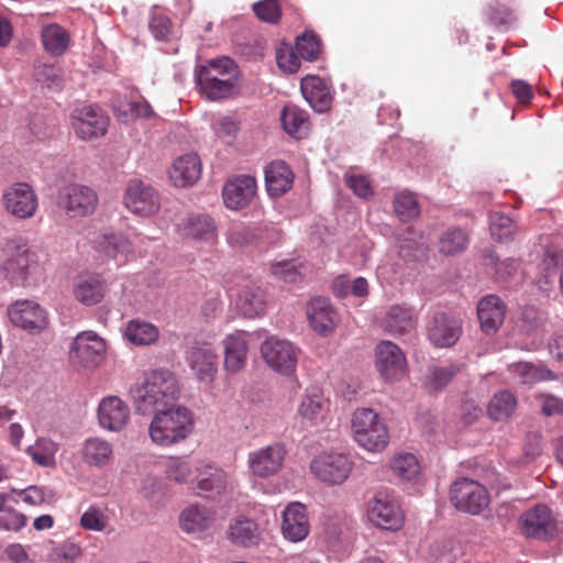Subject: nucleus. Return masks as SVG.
<instances>
[{
  "label": "nucleus",
  "mask_w": 563,
  "mask_h": 563,
  "mask_svg": "<svg viewBox=\"0 0 563 563\" xmlns=\"http://www.w3.org/2000/svg\"><path fill=\"white\" fill-rule=\"evenodd\" d=\"M18 494L24 503L31 506H38L45 500L44 490L37 486H29L27 488L20 490Z\"/></svg>",
  "instance_id": "obj_64"
},
{
  "label": "nucleus",
  "mask_w": 563,
  "mask_h": 563,
  "mask_svg": "<svg viewBox=\"0 0 563 563\" xmlns=\"http://www.w3.org/2000/svg\"><path fill=\"white\" fill-rule=\"evenodd\" d=\"M286 456L287 450L283 443H272L249 453V470L260 478L274 476L282 470Z\"/></svg>",
  "instance_id": "obj_13"
},
{
  "label": "nucleus",
  "mask_w": 563,
  "mask_h": 563,
  "mask_svg": "<svg viewBox=\"0 0 563 563\" xmlns=\"http://www.w3.org/2000/svg\"><path fill=\"white\" fill-rule=\"evenodd\" d=\"M201 176V162L197 154H186L173 163L169 178L176 187L194 185Z\"/></svg>",
  "instance_id": "obj_28"
},
{
  "label": "nucleus",
  "mask_w": 563,
  "mask_h": 563,
  "mask_svg": "<svg viewBox=\"0 0 563 563\" xmlns=\"http://www.w3.org/2000/svg\"><path fill=\"white\" fill-rule=\"evenodd\" d=\"M123 200L131 212L141 217H150L159 209V197L156 190L137 179L129 183Z\"/></svg>",
  "instance_id": "obj_17"
},
{
  "label": "nucleus",
  "mask_w": 563,
  "mask_h": 563,
  "mask_svg": "<svg viewBox=\"0 0 563 563\" xmlns=\"http://www.w3.org/2000/svg\"><path fill=\"white\" fill-rule=\"evenodd\" d=\"M347 187L360 198L368 199L373 197L374 190L371 181L363 175H349L345 178Z\"/></svg>",
  "instance_id": "obj_60"
},
{
  "label": "nucleus",
  "mask_w": 563,
  "mask_h": 563,
  "mask_svg": "<svg viewBox=\"0 0 563 563\" xmlns=\"http://www.w3.org/2000/svg\"><path fill=\"white\" fill-rule=\"evenodd\" d=\"M213 522L212 512L199 505L185 508L179 516L180 528L191 534H200L208 530Z\"/></svg>",
  "instance_id": "obj_33"
},
{
  "label": "nucleus",
  "mask_w": 563,
  "mask_h": 563,
  "mask_svg": "<svg viewBox=\"0 0 563 563\" xmlns=\"http://www.w3.org/2000/svg\"><path fill=\"white\" fill-rule=\"evenodd\" d=\"M154 413L148 433L151 440L157 445L169 446L178 443L192 431V415L183 406L173 405Z\"/></svg>",
  "instance_id": "obj_3"
},
{
  "label": "nucleus",
  "mask_w": 563,
  "mask_h": 563,
  "mask_svg": "<svg viewBox=\"0 0 563 563\" xmlns=\"http://www.w3.org/2000/svg\"><path fill=\"white\" fill-rule=\"evenodd\" d=\"M82 461L96 467H103L113 460V446L101 438H89L81 450Z\"/></svg>",
  "instance_id": "obj_36"
},
{
  "label": "nucleus",
  "mask_w": 563,
  "mask_h": 563,
  "mask_svg": "<svg viewBox=\"0 0 563 563\" xmlns=\"http://www.w3.org/2000/svg\"><path fill=\"white\" fill-rule=\"evenodd\" d=\"M166 477L176 483H186L192 475V466L184 457L170 456L165 462Z\"/></svg>",
  "instance_id": "obj_47"
},
{
  "label": "nucleus",
  "mask_w": 563,
  "mask_h": 563,
  "mask_svg": "<svg viewBox=\"0 0 563 563\" xmlns=\"http://www.w3.org/2000/svg\"><path fill=\"white\" fill-rule=\"evenodd\" d=\"M261 354L269 368L289 376L296 372L300 350L286 339L269 336L261 344Z\"/></svg>",
  "instance_id": "obj_7"
},
{
  "label": "nucleus",
  "mask_w": 563,
  "mask_h": 563,
  "mask_svg": "<svg viewBox=\"0 0 563 563\" xmlns=\"http://www.w3.org/2000/svg\"><path fill=\"white\" fill-rule=\"evenodd\" d=\"M130 394L139 413L151 415L174 405L179 388L176 377L169 371H153L140 383L134 384Z\"/></svg>",
  "instance_id": "obj_1"
},
{
  "label": "nucleus",
  "mask_w": 563,
  "mask_h": 563,
  "mask_svg": "<svg viewBox=\"0 0 563 563\" xmlns=\"http://www.w3.org/2000/svg\"><path fill=\"white\" fill-rule=\"evenodd\" d=\"M508 372L514 379L523 385H534L556 378V375L545 365L530 362L511 363L508 365Z\"/></svg>",
  "instance_id": "obj_32"
},
{
  "label": "nucleus",
  "mask_w": 563,
  "mask_h": 563,
  "mask_svg": "<svg viewBox=\"0 0 563 563\" xmlns=\"http://www.w3.org/2000/svg\"><path fill=\"white\" fill-rule=\"evenodd\" d=\"M238 307L246 318L262 316L266 310L264 290L254 286L244 288L239 295Z\"/></svg>",
  "instance_id": "obj_41"
},
{
  "label": "nucleus",
  "mask_w": 563,
  "mask_h": 563,
  "mask_svg": "<svg viewBox=\"0 0 563 563\" xmlns=\"http://www.w3.org/2000/svg\"><path fill=\"white\" fill-rule=\"evenodd\" d=\"M256 179L249 175H240L228 180L222 190L227 208L241 210L247 207L256 196Z\"/></svg>",
  "instance_id": "obj_20"
},
{
  "label": "nucleus",
  "mask_w": 563,
  "mask_h": 563,
  "mask_svg": "<svg viewBox=\"0 0 563 563\" xmlns=\"http://www.w3.org/2000/svg\"><path fill=\"white\" fill-rule=\"evenodd\" d=\"M506 314V306L504 301L495 296L488 295L484 297L477 306V317L481 329L486 334H494L504 323Z\"/></svg>",
  "instance_id": "obj_26"
},
{
  "label": "nucleus",
  "mask_w": 563,
  "mask_h": 563,
  "mask_svg": "<svg viewBox=\"0 0 563 563\" xmlns=\"http://www.w3.org/2000/svg\"><path fill=\"white\" fill-rule=\"evenodd\" d=\"M462 365L456 364L431 367L428 374L430 386L435 390L444 388L462 371Z\"/></svg>",
  "instance_id": "obj_48"
},
{
  "label": "nucleus",
  "mask_w": 563,
  "mask_h": 563,
  "mask_svg": "<svg viewBox=\"0 0 563 563\" xmlns=\"http://www.w3.org/2000/svg\"><path fill=\"white\" fill-rule=\"evenodd\" d=\"M296 51L299 56L306 60H316L321 52V43L318 36L311 32H306L297 38Z\"/></svg>",
  "instance_id": "obj_50"
},
{
  "label": "nucleus",
  "mask_w": 563,
  "mask_h": 563,
  "mask_svg": "<svg viewBox=\"0 0 563 563\" xmlns=\"http://www.w3.org/2000/svg\"><path fill=\"white\" fill-rule=\"evenodd\" d=\"M375 367L385 382H397L406 376L407 360L402 350L391 341L383 340L374 351Z\"/></svg>",
  "instance_id": "obj_10"
},
{
  "label": "nucleus",
  "mask_w": 563,
  "mask_h": 563,
  "mask_svg": "<svg viewBox=\"0 0 563 563\" xmlns=\"http://www.w3.org/2000/svg\"><path fill=\"white\" fill-rule=\"evenodd\" d=\"M130 408L117 396L103 398L98 408V420L103 429L120 431L129 422Z\"/></svg>",
  "instance_id": "obj_25"
},
{
  "label": "nucleus",
  "mask_w": 563,
  "mask_h": 563,
  "mask_svg": "<svg viewBox=\"0 0 563 563\" xmlns=\"http://www.w3.org/2000/svg\"><path fill=\"white\" fill-rule=\"evenodd\" d=\"M298 52L289 45L280 46L276 52V62L280 69L287 73H296L300 67Z\"/></svg>",
  "instance_id": "obj_59"
},
{
  "label": "nucleus",
  "mask_w": 563,
  "mask_h": 563,
  "mask_svg": "<svg viewBox=\"0 0 563 563\" xmlns=\"http://www.w3.org/2000/svg\"><path fill=\"white\" fill-rule=\"evenodd\" d=\"M294 173L284 161H274L265 169L267 192L272 197L286 194L294 184Z\"/></svg>",
  "instance_id": "obj_30"
},
{
  "label": "nucleus",
  "mask_w": 563,
  "mask_h": 563,
  "mask_svg": "<svg viewBox=\"0 0 563 563\" xmlns=\"http://www.w3.org/2000/svg\"><path fill=\"white\" fill-rule=\"evenodd\" d=\"M108 525V517L97 507H89L80 518V526L85 530L103 531Z\"/></svg>",
  "instance_id": "obj_57"
},
{
  "label": "nucleus",
  "mask_w": 563,
  "mask_h": 563,
  "mask_svg": "<svg viewBox=\"0 0 563 563\" xmlns=\"http://www.w3.org/2000/svg\"><path fill=\"white\" fill-rule=\"evenodd\" d=\"M396 216L402 222L410 221L420 214V206L412 192L400 191L393 201Z\"/></svg>",
  "instance_id": "obj_46"
},
{
  "label": "nucleus",
  "mask_w": 563,
  "mask_h": 563,
  "mask_svg": "<svg viewBox=\"0 0 563 563\" xmlns=\"http://www.w3.org/2000/svg\"><path fill=\"white\" fill-rule=\"evenodd\" d=\"M467 244V235L460 229L449 230L439 242L441 253L452 255L463 251Z\"/></svg>",
  "instance_id": "obj_49"
},
{
  "label": "nucleus",
  "mask_w": 563,
  "mask_h": 563,
  "mask_svg": "<svg viewBox=\"0 0 563 563\" xmlns=\"http://www.w3.org/2000/svg\"><path fill=\"white\" fill-rule=\"evenodd\" d=\"M518 528L528 539L549 540L556 532V520L548 506L537 505L520 516Z\"/></svg>",
  "instance_id": "obj_11"
},
{
  "label": "nucleus",
  "mask_w": 563,
  "mask_h": 563,
  "mask_svg": "<svg viewBox=\"0 0 563 563\" xmlns=\"http://www.w3.org/2000/svg\"><path fill=\"white\" fill-rule=\"evenodd\" d=\"M92 243L95 250L108 258H118L119 255H125L132 250L131 242L117 233H101L93 239Z\"/></svg>",
  "instance_id": "obj_40"
},
{
  "label": "nucleus",
  "mask_w": 563,
  "mask_h": 563,
  "mask_svg": "<svg viewBox=\"0 0 563 563\" xmlns=\"http://www.w3.org/2000/svg\"><path fill=\"white\" fill-rule=\"evenodd\" d=\"M327 401L318 388L307 389L298 405L297 413L302 423L314 424L323 417Z\"/></svg>",
  "instance_id": "obj_34"
},
{
  "label": "nucleus",
  "mask_w": 563,
  "mask_h": 563,
  "mask_svg": "<svg viewBox=\"0 0 563 563\" xmlns=\"http://www.w3.org/2000/svg\"><path fill=\"white\" fill-rule=\"evenodd\" d=\"M1 201L4 210L19 220L32 218L38 208L37 195L26 183L8 186L2 192Z\"/></svg>",
  "instance_id": "obj_9"
},
{
  "label": "nucleus",
  "mask_w": 563,
  "mask_h": 563,
  "mask_svg": "<svg viewBox=\"0 0 563 563\" xmlns=\"http://www.w3.org/2000/svg\"><path fill=\"white\" fill-rule=\"evenodd\" d=\"M34 78L47 88L59 87L62 82L60 69L55 65L38 64L34 68Z\"/></svg>",
  "instance_id": "obj_56"
},
{
  "label": "nucleus",
  "mask_w": 563,
  "mask_h": 563,
  "mask_svg": "<svg viewBox=\"0 0 563 563\" xmlns=\"http://www.w3.org/2000/svg\"><path fill=\"white\" fill-rule=\"evenodd\" d=\"M99 202L97 191L86 185L70 184L60 195V203L69 218H85L91 216Z\"/></svg>",
  "instance_id": "obj_12"
},
{
  "label": "nucleus",
  "mask_w": 563,
  "mask_h": 563,
  "mask_svg": "<svg viewBox=\"0 0 563 563\" xmlns=\"http://www.w3.org/2000/svg\"><path fill=\"white\" fill-rule=\"evenodd\" d=\"M450 500L459 511L477 516L488 508L490 496L485 486L464 477L452 484Z\"/></svg>",
  "instance_id": "obj_6"
},
{
  "label": "nucleus",
  "mask_w": 563,
  "mask_h": 563,
  "mask_svg": "<svg viewBox=\"0 0 563 563\" xmlns=\"http://www.w3.org/2000/svg\"><path fill=\"white\" fill-rule=\"evenodd\" d=\"M38 269V255L23 236H11L0 242V275L12 286H24Z\"/></svg>",
  "instance_id": "obj_2"
},
{
  "label": "nucleus",
  "mask_w": 563,
  "mask_h": 563,
  "mask_svg": "<svg viewBox=\"0 0 563 563\" xmlns=\"http://www.w3.org/2000/svg\"><path fill=\"white\" fill-rule=\"evenodd\" d=\"M81 555V548L73 542L59 544L48 553L49 563H75Z\"/></svg>",
  "instance_id": "obj_53"
},
{
  "label": "nucleus",
  "mask_w": 563,
  "mask_h": 563,
  "mask_svg": "<svg viewBox=\"0 0 563 563\" xmlns=\"http://www.w3.org/2000/svg\"><path fill=\"white\" fill-rule=\"evenodd\" d=\"M495 265V276L496 280L499 283H507L511 277H514L519 268L518 261L514 258H507L501 262L498 261V258L490 254L486 257V265Z\"/></svg>",
  "instance_id": "obj_55"
},
{
  "label": "nucleus",
  "mask_w": 563,
  "mask_h": 563,
  "mask_svg": "<svg viewBox=\"0 0 563 563\" xmlns=\"http://www.w3.org/2000/svg\"><path fill=\"white\" fill-rule=\"evenodd\" d=\"M190 368L200 382L211 383L218 371V354L210 343H201L190 347L187 353Z\"/></svg>",
  "instance_id": "obj_22"
},
{
  "label": "nucleus",
  "mask_w": 563,
  "mask_h": 563,
  "mask_svg": "<svg viewBox=\"0 0 563 563\" xmlns=\"http://www.w3.org/2000/svg\"><path fill=\"white\" fill-rule=\"evenodd\" d=\"M181 233L197 241L210 242L217 236L213 219L207 214H195L187 218L180 225Z\"/></svg>",
  "instance_id": "obj_35"
},
{
  "label": "nucleus",
  "mask_w": 563,
  "mask_h": 563,
  "mask_svg": "<svg viewBox=\"0 0 563 563\" xmlns=\"http://www.w3.org/2000/svg\"><path fill=\"white\" fill-rule=\"evenodd\" d=\"M282 533L290 542L305 540L310 532V523L306 506L301 503H290L282 512Z\"/></svg>",
  "instance_id": "obj_21"
},
{
  "label": "nucleus",
  "mask_w": 563,
  "mask_h": 563,
  "mask_svg": "<svg viewBox=\"0 0 563 563\" xmlns=\"http://www.w3.org/2000/svg\"><path fill=\"white\" fill-rule=\"evenodd\" d=\"M280 121L285 132L296 139H303L309 133V115L296 106L285 107L280 114Z\"/></svg>",
  "instance_id": "obj_38"
},
{
  "label": "nucleus",
  "mask_w": 563,
  "mask_h": 563,
  "mask_svg": "<svg viewBox=\"0 0 563 563\" xmlns=\"http://www.w3.org/2000/svg\"><path fill=\"white\" fill-rule=\"evenodd\" d=\"M106 342L93 331L77 334L70 349V360L82 367H96L103 358Z\"/></svg>",
  "instance_id": "obj_16"
},
{
  "label": "nucleus",
  "mask_w": 563,
  "mask_h": 563,
  "mask_svg": "<svg viewBox=\"0 0 563 563\" xmlns=\"http://www.w3.org/2000/svg\"><path fill=\"white\" fill-rule=\"evenodd\" d=\"M487 18L494 25H506L516 20V14L510 5L500 1H494L487 8Z\"/></svg>",
  "instance_id": "obj_54"
},
{
  "label": "nucleus",
  "mask_w": 563,
  "mask_h": 563,
  "mask_svg": "<svg viewBox=\"0 0 563 563\" xmlns=\"http://www.w3.org/2000/svg\"><path fill=\"white\" fill-rule=\"evenodd\" d=\"M272 273L287 283H296L299 278L294 263L289 261L273 264Z\"/></svg>",
  "instance_id": "obj_62"
},
{
  "label": "nucleus",
  "mask_w": 563,
  "mask_h": 563,
  "mask_svg": "<svg viewBox=\"0 0 563 563\" xmlns=\"http://www.w3.org/2000/svg\"><path fill=\"white\" fill-rule=\"evenodd\" d=\"M390 470L399 479L410 482L420 474V464L412 453H398L390 460Z\"/></svg>",
  "instance_id": "obj_44"
},
{
  "label": "nucleus",
  "mask_w": 563,
  "mask_h": 563,
  "mask_svg": "<svg viewBox=\"0 0 563 563\" xmlns=\"http://www.w3.org/2000/svg\"><path fill=\"white\" fill-rule=\"evenodd\" d=\"M353 462L343 453H322L310 462L311 473L323 484L341 485L350 476Z\"/></svg>",
  "instance_id": "obj_8"
},
{
  "label": "nucleus",
  "mask_w": 563,
  "mask_h": 563,
  "mask_svg": "<svg viewBox=\"0 0 563 563\" xmlns=\"http://www.w3.org/2000/svg\"><path fill=\"white\" fill-rule=\"evenodd\" d=\"M41 41L45 52L52 56H62L70 44V34L57 23H49L42 27Z\"/></svg>",
  "instance_id": "obj_37"
},
{
  "label": "nucleus",
  "mask_w": 563,
  "mask_h": 563,
  "mask_svg": "<svg viewBox=\"0 0 563 563\" xmlns=\"http://www.w3.org/2000/svg\"><path fill=\"white\" fill-rule=\"evenodd\" d=\"M108 291V285L102 275L86 273L79 275L73 285V295L85 306H95L102 301Z\"/></svg>",
  "instance_id": "obj_23"
},
{
  "label": "nucleus",
  "mask_w": 563,
  "mask_h": 563,
  "mask_svg": "<svg viewBox=\"0 0 563 563\" xmlns=\"http://www.w3.org/2000/svg\"><path fill=\"white\" fill-rule=\"evenodd\" d=\"M462 333V322L445 312H435L428 325V338L437 347L454 345Z\"/></svg>",
  "instance_id": "obj_19"
},
{
  "label": "nucleus",
  "mask_w": 563,
  "mask_h": 563,
  "mask_svg": "<svg viewBox=\"0 0 563 563\" xmlns=\"http://www.w3.org/2000/svg\"><path fill=\"white\" fill-rule=\"evenodd\" d=\"M510 89L516 99L522 104H529L532 100V87L525 80L517 79L510 84Z\"/></svg>",
  "instance_id": "obj_63"
},
{
  "label": "nucleus",
  "mask_w": 563,
  "mask_h": 563,
  "mask_svg": "<svg viewBox=\"0 0 563 563\" xmlns=\"http://www.w3.org/2000/svg\"><path fill=\"white\" fill-rule=\"evenodd\" d=\"M368 518L378 528L385 530H399L405 516L399 505L387 496L377 495L369 504Z\"/></svg>",
  "instance_id": "obj_18"
},
{
  "label": "nucleus",
  "mask_w": 563,
  "mask_h": 563,
  "mask_svg": "<svg viewBox=\"0 0 563 563\" xmlns=\"http://www.w3.org/2000/svg\"><path fill=\"white\" fill-rule=\"evenodd\" d=\"M334 289L340 296H346L349 291L360 298L368 296V283L364 277H356L350 283L347 278L340 276L334 280Z\"/></svg>",
  "instance_id": "obj_51"
},
{
  "label": "nucleus",
  "mask_w": 563,
  "mask_h": 563,
  "mask_svg": "<svg viewBox=\"0 0 563 563\" xmlns=\"http://www.w3.org/2000/svg\"><path fill=\"white\" fill-rule=\"evenodd\" d=\"M256 16L268 23H276L280 19V5L277 0H262L253 5Z\"/></svg>",
  "instance_id": "obj_58"
},
{
  "label": "nucleus",
  "mask_w": 563,
  "mask_h": 563,
  "mask_svg": "<svg viewBox=\"0 0 563 563\" xmlns=\"http://www.w3.org/2000/svg\"><path fill=\"white\" fill-rule=\"evenodd\" d=\"M238 75L235 63L229 57H223L200 66L196 78L201 92L208 99L219 100L235 92Z\"/></svg>",
  "instance_id": "obj_4"
},
{
  "label": "nucleus",
  "mask_w": 563,
  "mask_h": 563,
  "mask_svg": "<svg viewBox=\"0 0 563 563\" xmlns=\"http://www.w3.org/2000/svg\"><path fill=\"white\" fill-rule=\"evenodd\" d=\"M125 339L135 345H150L157 341L159 331L156 325L134 319L128 322L124 329Z\"/></svg>",
  "instance_id": "obj_43"
},
{
  "label": "nucleus",
  "mask_w": 563,
  "mask_h": 563,
  "mask_svg": "<svg viewBox=\"0 0 563 563\" xmlns=\"http://www.w3.org/2000/svg\"><path fill=\"white\" fill-rule=\"evenodd\" d=\"M229 538L232 543L238 545H255L260 541L258 526L252 519L239 518L230 525Z\"/></svg>",
  "instance_id": "obj_42"
},
{
  "label": "nucleus",
  "mask_w": 563,
  "mask_h": 563,
  "mask_svg": "<svg viewBox=\"0 0 563 563\" xmlns=\"http://www.w3.org/2000/svg\"><path fill=\"white\" fill-rule=\"evenodd\" d=\"M197 471V487L202 494L217 493L225 488L227 474L224 471L211 465L201 464L195 467Z\"/></svg>",
  "instance_id": "obj_39"
},
{
  "label": "nucleus",
  "mask_w": 563,
  "mask_h": 563,
  "mask_svg": "<svg viewBox=\"0 0 563 563\" xmlns=\"http://www.w3.org/2000/svg\"><path fill=\"white\" fill-rule=\"evenodd\" d=\"M71 126L78 137L84 141H91L107 133L109 118L101 109L86 106L74 111Z\"/></svg>",
  "instance_id": "obj_15"
},
{
  "label": "nucleus",
  "mask_w": 563,
  "mask_h": 563,
  "mask_svg": "<svg viewBox=\"0 0 563 563\" xmlns=\"http://www.w3.org/2000/svg\"><path fill=\"white\" fill-rule=\"evenodd\" d=\"M310 327L322 336L330 335L336 328L339 317L330 301L322 297L310 300L307 307Z\"/></svg>",
  "instance_id": "obj_24"
},
{
  "label": "nucleus",
  "mask_w": 563,
  "mask_h": 563,
  "mask_svg": "<svg viewBox=\"0 0 563 563\" xmlns=\"http://www.w3.org/2000/svg\"><path fill=\"white\" fill-rule=\"evenodd\" d=\"M489 221L490 233L495 240L506 241L512 236L515 228L508 216L498 212L492 213Z\"/></svg>",
  "instance_id": "obj_52"
},
{
  "label": "nucleus",
  "mask_w": 563,
  "mask_h": 563,
  "mask_svg": "<svg viewBox=\"0 0 563 563\" xmlns=\"http://www.w3.org/2000/svg\"><path fill=\"white\" fill-rule=\"evenodd\" d=\"M26 525V517L16 511H9L0 517V530L19 531Z\"/></svg>",
  "instance_id": "obj_61"
},
{
  "label": "nucleus",
  "mask_w": 563,
  "mask_h": 563,
  "mask_svg": "<svg viewBox=\"0 0 563 563\" xmlns=\"http://www.w3.org/2000/svg\"><path fill=\"white\" fill-rule=\"evenodd\" d=\"M380 324L389 334L401 335L415 329L416 317L410 307L394 305L388 308Z\"/></svg>",
  "instance_id": "obj_31"
},
{
  "label": "nucleus",
  "mask_w": 563,
  "mask_h": 563,
  "mask_svg": "<svg viewBox=\"0 0 563 563\" xmlns=\"http://www.w3.org/2000/svg\"><path fill=\"white\" fill-rule=\"evenodd\" d=\"M224 347V368L227 372L235 374L246 364L247 343L245 333L235 331L228 334L223 340Z\"/></svg>",
  "instance_id": "obj_27"
},
{
  "label": "nucleus",
  "mask_w": 563,
  "mask_h": 563,
  "mask_svg": "<svg viewBox=\"0 0 563 563\" xmlns=\"http://www.w3.org/2000/svg\"><path fill=\"white\" fill-rule=\"evenodd\" d=\"M8 317L13 325L30 333H40L48 324L46 310L29 299L16 300L8 307Z\"/></svg>",
  "instance_id": "obj_14"
},
{
  "label": "nucleus",
  "mask_w": 563,
  "mask_h": 563,
  "mask_svg": "<svg viewBox=\"0 0 563 563\" xmlns=\"http://www.w3.org/2000/svg\"><path fill=\"white\" fill-rule=\"evenodd\" d=\"M517 408V398L509 390H500L494 395L488 405V415L496 421L508 419Z\"/></svg>",
  "instance_id": "obj_45"
},
{
  "label": "nucleus",
  "mask_w": 563,
  "mask_h": 563,
  "mask_svg": "<svg viewBox=\"0 0 563 563\" xmlns=\"http://www.w3.org/2000/svg\"><path fill=\"white\" fill-rule=\"evenodd\" d=\"M353 439L364 450L378 453L389 443V431L385 420L371 408H358L351 420Z\"/></svg>",
  "instance_id": "obj_5"
},
{
  "label": "nucleus",
  "mask_w": 563,
  "mask_h": 563,
  "mask_svg": "<svg viewBox=\"0 0 563 563\" xmlns=\"http://www.w3.org/2000/svg\"><path fill=\"white\" fill-rule=\"evenodd\" d=\"M300 89L314 111L323 113L330 109L332 96L323 79L318 76H306L301 79Z\"/></svg>",
  "instance_id": "obj_29"
}]
</instances>
